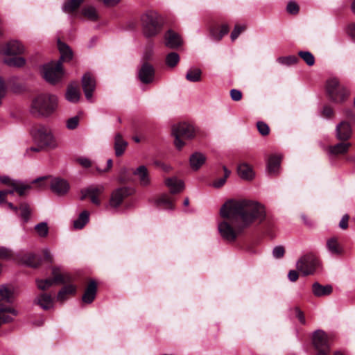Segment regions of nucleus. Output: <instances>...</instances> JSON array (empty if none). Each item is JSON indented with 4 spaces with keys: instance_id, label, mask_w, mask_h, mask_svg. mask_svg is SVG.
<instances>
[{
    "instance_id": "obj_61",
    "label": "nucleus",
    "mask_w": 355,
    "mask_h": 355,
    "mask_svg": "<svg viewBox=\"0 0 355 355\" xmlns=\"http://www.w3.org/2000/svg\"><path fill=\"white\" fill-rule=\"evenodd\" d=\"M298 273L295 270H291L288 275V277L291 282H295L298 279Z\"/></svg>"
},
{
    "instance_id": "obj_48",
    "label": "nucleus",
    "mask_w": 355,
    "mask_h": 355,
    "mask_svg": "<svg viewBox=\"0 0 355 355\" xmlns=\"http://www.w3.org/2000/svg\"><path fill=\"white\" fill-rule=\"evenodd\" d=\"M80 118L78 116H73L69 119L66 122L67 128L69 130L76 129L79 123Z\"/></svg>"
},
{
    "instance_id": "obj_11",
    "label": "nucleus",
    "mask_w": 355,
    "mask_h": 355,
    "mask_svg": "<svg viewBox=\"0 0 355 355\" xmlns=\"http://www.w3.org/2000/svg\"><path fill=\"white\" fill-rule=\"evenodd\" d=\"M82 87L85 98L89 101L91 100L96 88V80L92 74L88 72L83 75L82 78Z\"/></svg>"
},
{
    "instance_id": "obj_2",
    "label": "nucleus",
    "mask_w": 355,
    "mask_h": 355,
    "mask_svg": "<svg viewBox=\"0 0 355 355\" xmlns=\"http://www.w3.org/2000/svg\"><path fill=\"white\" fill-rule=\"evenodd\" d=\"M58 97L50 94H40L32 100L30 111L36 116H49L58 107Z\"/></svg>"
},
{
    "instance_id": "obj_19",
    "label": "nucleus",
    "mask_w": 355,
    "mask_h": 355,
    "mask_svg": "<svg viewBox=\"0 0 355 355\" xmlns=\"http://www.w3.org/2000/svg\"><path fill=\"white\" fill-rule=\"evenodd\" d=\"M25 48L24 45L17 40L9 42L3 49V53L7 55H17L24 53Z\"/></svg>"
},
{
    "instance_id": "obj_20",
    "label": "nucleus",
    "mask_w": 355,
    "mask_h": 355,
    "mask_svg": "<svg viewBox=\"0 0 355 355\" xmlns=\"http://www.w3.org/2000/svg\"><path fill=\"white\" fill-rule=\"evenodd\" d=\"M164 38L165 45L170 49H176L182 44L179 35L171 30L166 32Z\"/></svg>"
},
{
    "instance_id": "obj_3",
    "label": "nucleus",
    "mask_w": 355,
    "mask_h": 355,
    "mask_svg": "<svg viewBox=\"0 0 355 355\" xmlns=\"http://www.w3.org/2000/svg\"><path fill=\"white\" fill-rule=\"evenodd\" d=\"M31 134L34 141L42 148L55 149L58 146L57 139L49 126L37 125L33 128Z\"/></svg>"
},
{
    "instance_id": "obj_36",
    "label": "nucleus",
    "mask_w": 355,
    "mask_h": 355,
    "mask_svg": "<svg viewBox=\"0 0 355 355\" xmlns=\"http://www.w3.org/2000/svg\"><path fill=\"white\" fill-rule=\"evenodd\" d=\"M228 32L229 26L225 24H222L220 26L214 27L210 31L212 38L216 41L220 40Z\"/></svg>"
},
{
    "instance_id": "obj_53",
    "label": "nucleus",
    "mask_w": 355,
    "mask_h": 355,
    "mask_svg": "<svg viewBox=\"0 0 355 355\" xmlns=\"http://www.w3.org/2000/svg\"><path fill=\"white\" fill-rule=\"evenodd\" d=\"M243 30H244V27L243 26H236L234 27V29L233 30V31L231 33V39H232V40L234 41L239 37V35L241 34V33Z\"/></svg>"
},
{
    "instance_id": "obj_34",
    "label": "nucleus",
    "mask_w": 355,
    "mask_h": 355,
    "mask_svg": "<svg viewBox=\"0 0 355 355\" xmlns=\"http://www.w3.org/2000/svg\"><path fill=\"white\" fill-rule=\"evenodd\" d=\"M282 156L280 155H272L268 159V170L270 173H277L279 171Z\"/></svg>"
},
{
    "instance_id": "obj_40",
    "label": "nucleus",
    "mask_w": 355,
    "mask_h": 355,
    "mask_svg": "<svg viewBox=\"0 0 355 355\" xmlns=\"http://www.w3.org/2000/svg\"><path fill=\"white\" fill-rule=\"evenodd\" d=\"M89 212L87 211H83L79 216V217L74 220L73 227L75 229H82L89 221Z\"/></svg>"
},
{
    "instance_id": "obj_31",
    "label": "nucleus",
    "mask_w": 355,
    "mask_h": 355,
    "mask_svg": "<svg viewBox=\"0 0 355 355\" xmlns=\"http://www.w3.org/2000/svg\"><path fill=\"white\" fill-rule=\"evenodd\" d=\"M65 96L67 100L71 103H77L79 101L80 92L77 83L68 86Z\"/></svg>"
},
{
    "instance_id": "obj_39",
    "label": "nucleus",
    "mask_w": 355,
    "mask_h": 355,
    "mask_svg": "<svg viewBox=\"0 0 355 355\" xmlns=\"http://www.w3.org/2000/svg\"><path fill=\"white\" fill-rule=\"evenodd\" d=\"M4 62L9 67H21L26 64V60L23 57L14 56L5 58Z\"/></svg>"
},
{
    "instance_id": "obj_41",
    "label": "nucleus",
    "mask_w": 355,
    "mask_h": 355,
    "mask_svg": "<svg viewBox=\"0 0 355 355\" xmlns=\"http://www.w3.org/2000/svg\"><path fill=\"white\" fill-rule=\"evenodd\" d=\"M201 73L199 69H190L186 74V79L189 82H198L201 80Z\"/></svg>"
},
{
    "instance_id": "obj_12",
    "label": "nucleus",
    "mask_w": 355,
    "mask_h": 355,
    "mask_svg": "<svg viewBox=\"0 0 355 355\" xmlns=\"http://www.w3.org/2000/svg\"><path fill=\"white\" fill-rule=\"evenodd\" d=\"M130 189L128 187H120L112 193L110 205L112 207H119L123 199L130 195Z\"/></svg>"
},
{
    "instance_id": "obj_23",
    "label": "nucleus",
    "mask_w": 355,
    "mask_h": 355,
    "mask_svg": "<svg viewBox=\"0 0 355 355\" xmlns=\"http://www.w3.org/2000/svg\"><path fill=\"white\" fill-rule=\"evenodd\" d=\"M97 291V286L95 281L92 280L89 282L86 290L83 295V301L85 303L90 304L95 299Z\"/></svg>"
},
{
    "instance_id": "obj_62",
    "label": "nucleus",
    "mask_w": 355,
    "mask_h": 355,
    "mask_svg": "<svg viewBox=\"0 0 355 355\" xmlns=\"http://www.w3.org/2000/svg\"><path fill=\"white\" fill-rule=\"evenodd\" d=\"M44 259L49 262L53 261V257L49 250H44L43 251Z\"/></svg>"
},
{
    "instance_id": "obj_29",
    "label": "nucleus",
    "mask_w": 355,
    "mask_h": 355,
    "mask_svg": "<svg viewBox=\"0 0 355 355\" xmlns=\"http://www.w3.org/2000/svg\"><path fill=\"white\" fill-rule=\"evenodd\" d=\"M351 144L347 141H341L329 147V153L333 155H343L348 152Z\"/></svg>"
},
{
    "instance_id": "obj_50",
    "label": "nucleus",
    "mask_w": 355,
    "mask_h": 355,
    "mask_svg": "<svg viewBox=\"0 0 355 355\" xmlns=\"http://www.w3.org/2000/svg\"><path fill=\"white\" fill-rule=\"evenodd\" d=\"M257 126L261 135L265 136L269 134V127L266 123L259 121L257 123Z\"/></svg>"
},
{
    "instance_id": "obj_7",
    "label": "nucleus",
    "mask_w": 355,
    "mask_h": 355,
    "mask_svg": "<svg viewBox=\"0 0 355 355\" xmlns=\"http://www.w3.org/2000/svg\"><path fill=\"white\" fill-rule=\"evenodd\" d=\"M319 266V260L312 253L303 255L296 263L297 270L305 276L313 275Z\"/></svg>"
},
{
    "instance_id": "obj_33",
    "label": "nucleus",
    "mask_w": 355,
    "mask_h": 355,
    "mask_svg": "<svg viewBox=\"0 0 355 355\" xmlns=\"http://www.w3.org/2000/svg\"><path fill=\"white\" fill-rule=\"evenodd\" d=\"M76 292V286L73 284H69L60 289L57 295V300L63 302L69 295H73Z\"/></svg>"
},
{
    "instance_id": "obj_6",
    "label": "nucleus",
    "mask_w": 355,
    "mask_h": 355,
    "mask_svg": "<svg viewBox=\"0 0 355 355\" xmlns=\"http://www.w3.org/2000/svg\"><path fill=\"white\" fill-rule=\"evenodd\" d=\"M172 134L175 137V147L180 150L184 146L182 139H191L196 135L195 129L192 125L182 123L173 127Z\"/></svg>"
},
{
    "instance_id": "obj_30",
    "label": "nucleus",
    "mask_w": 355,
    "mask_h": 355,
    "mask_svg": "<svg viewBox=\"0 0 355 355\" xmlns=\"http://www.w3.org/2000/svg\"><path fill=\"white\" fill-rule=\"evenodd\" d=\"M333 288L331 285L323 286L318 282H315L312 286V291L316 297H324L330 295Z\"/></svg>"
},
{
    "instance_id": "obj_24",
    "label": "nucleus",
    "mask_w": 355,
    "mask_h": 355,
    "mask_svg": "<svg viewBox=\"0 0 355 355\" xmlns=\"http://www.w3.org/2000/svg\"><path fill=\"white\" fill-rule=\"evenodd\" d=\"M166 185L170 189L171 193H177L181 192L184 187V182L176 177L168 178L165 180Z\"/></svg>"
},
{
    "instance_id": "obj_38",
    "label": "nucleus",
    "mask_w": 355,
    "mask_h": 355,
    "mask_svg": "<svg viewBox=\"0 0 355 355\" xmlns=\"http://www.w3.org/2000/svg\"><path fill=\"white\" fill-rule=\"evenodd\" d=\"M82 15L90 21H96L98 19V14L96 9L92 6L84 7L82 10Z\"/></svg>"
},
{
    "instance_id": "obj_13",
    "label": "nucleus",
    "mask_w": 355,
    "mask_h": 355,
    "mask_svg": "<svg viewBox=\"0 0 355 355\" xmlns=\"http://www.w3.org/2000/svg\"><path fill=\"white\" fill-rule=\"evenodd\" d=\"M104 191L103 186H92L84 190L81 191L82 196L81 200L85 199L86 197H89L92 203L99 205L101 202L98 196Z\"/></svg>"
},
{
    "instance_id": "obj_46",
    "label": "nucleus",
    "mask_w": 355,
    "mask_h": 355,
    "mask_svg": "<svg viewBox=\"0 0 355 355\" xmlns=\"http://www.w3.org/2000/svg\"><path fill=\"white\" fill-rule=\"evenodd\" d=\"M20 216L24 222H27L31 216V209L28 204L22 203L19 206Z\"/></svg>"
},
{
    "instance_id": "obj_5",
    "label": "nucleus",
    "mask_w": 355,
    "mask_h": 355,
    "mask_svg": "<svg viewBox=\"0 0 355 355\" xmlns=\"http://www.w3.org/2000/svg\"><path fill=\"white\" fill-rule=\"evenodd\" d=\"M52 275L51 278L37 279V288L42 291H45L53 285L68 284L72 281V277L69 273L60 272L58 268L53 269Z\"/></svg>"
},
{
    "instance_id": "obj_26",
    "label": "nucleus",
    "mask_w": 355,
    "mask_h": 355,
    "mask_svg": "<svg viewBox=\"0 0 355 355\" xmlns=\"http://www.w3.org/2000/svg\"><path fill=\"white\" fill-rule=\"evenodd\" d=\"M35 303L39 305L44 310H48L53 307V298L47 293H42L35 300Z\"/></svg>"
},
{
    "instance_id": "obj_8",
    "label": "nucleus",
    "mask_w": 355,
    "mask_h": 355,
    "mask_svg": "<svg viewBox=\"0 0 355 355\" xmlns=\"http://www.w3.org/2000/svg\"><path fill=\"white\" fill-rule=\"evenodd\" d=\"M43 78L51 84H55L61 80L64 71L60 62H50L44 64L42 68Z\"/></svg>"
},
{
    "instance_id": "obj_25",
    "label": "nucleus",
    "mask_w": 355,
    "mask_h": 355,
    "mask_svg": "<svg viewBox=\"0 0 355 355\" xmlns=\"http://www.w3.org/2000/svg\"><path fill=\"white\" fill-rule=\"evenodd\" d=\"M326 248L332 255H340L343 252L340 244L336 237H331L327 240Z\"/></svg>"
},
{
    "instance_id": "obj_16",
    "label": "nucleus",
    "mask_w": 355,
    "mask_h": 355,
    "mask_svg": "<svg viewBox=\"0 0 355 355\" xmlns=\"http://www.w3.org/2000/svg\"><path fill=\"white\" fill-rule=\"evenodd\" d=\"M139 78L143 83L148 84L153 81L155 69L152 65L145 62L142 64L138 73Z\"/></svg>"
},
{
    "instance_id": "obj_32",
    "label": "nucleus",
    "mask_w": 355,
    "mask_h": 355,
    "mask_svg": "<svg viewBox=\"0 0 355 355\" xmlns=\"http://www.w3.org/2000/svg\"><path fill=\"white\" fill-rule=\"evenodd\" d=\"M237 172L240 178L246 180H252L254 175L252 167L246 163L239 164Z\"/></svg>"
},
{
    "instance_id": "obj_4",
    "label": "nucleus",
    "mask_w": 355,
    "mask_h": 355,
    "mask_svg": "<svg viewBox=\"0 0 355 355\" xmlns=\"http://www.w3.org/2000/svg\"><path fill=\"white\" fill-rule=\"evenodd\" d=\"M326 91L331 101L336 103H343L349 94L347 88L340 85L336 78H330L327 81Z\"/></svg>"
},
{
    "instance_id": "obj_18",
    "label": "nucleus",
    "mask_w": 355,
    "mask_h": 355,
    "mask_svg": "<svg viewBox=\"0 0 355 355\" xmlns=\"http://www.w3.org/2000/svg\"><path fill=\"white\" fill-rule=\"evenodd\" d=\"M313 343L316 349L320 348L329 349V338L326 333L322 330H317L313 336Z\"/></svg>"
},
{
    "instance_id": "obj_57",
    "label": "nucleus",
    "mask_w": 355,
    "mask_h": 355,
    "mask_svg": "<svg viewBox=\"0 0 355 355\" xmlns=\"http://www.w3.org/2000/svg\"><path fill=\"white\" fill-rule=\"evenodd\" d=\"M112 166V160L111 159H108L107 161V167L106 168L102 169L97 166L96 168V169L99 173H106L110 170Z\"/></svg>"
},
{
    "instance_id": "obj_59",
    "label": "nucleus",
    "mask_w": 355,
    "mask_h": 355,
    "mask_svg": "<svg viewBox=\"0 0 355 355\" xmlns=\"http://www.w3.org/2000/svg\"><path fill=\"white\" fill-rule=\"evenodd\" d=\"M295 313H296V316L298 318V320H300V322L302 324H304L306 323V320H305V318H304V313H302V311H301L298 308H296Z\"/></svg>"
},
{
    "instance_id": "obj_43",
    "label": "nucleus",
    "mask_w": 355,
    "mask_h": 355,
    "mask_svg": "<svg viewBox=\"0 0 355 355\" xmlns=\"http://www.w3.org/2000/svg\"><path fill=\"white\" fill-rule=\"evenodd\" d=\"M157 203L158 205L164 206L166 209H172L173 208V200L167 194H163L161 196Z\"/></svg>"
},
{
    "instance_id": "obj_17",
    "label": "nucleus",
    "mask_w": 355,
    "mask_h": 355,
    "mask_svg": "<svg viewBox=\"0 0 355 355\" xmlns=\"http://www.w3.org/2000/svg\"><path fill=\"white\" fill-rule=\"evenodd\" d=\"M207 161V156L200 151L193 152L189 157V166L194 171H198Z\"/></svg>"
},
{
    "instance_id": "obj_44",
    "label": "nucleus",
    "mask_w": 355,
    "mask_h": 355,
    "mask_svg": "<svg viewBox=\"0 0 355 355\" xmlns=\"http://www.w3.org/2000/svg\"><path fill=\"white\" fill-rule=\"evenodd\" d=\"M299 56L309 65L313 66L315 63L313 55L309 51H300Z\"/></svg>"
},
{
    "instance_id": "obj_45",
    "label": "nucleus",
    "mask_w": 355,
    "mask_h": 355,
    "mask_svg": "<svg viewBox=\"0 0 355 355\" xmlns=\"http://www.w3.org/2000/svg\"><path fill=\"white\" fill-rule=\"evenodd\" d=\"M277 61L281 64L290 66L297 63L298 58L295 55H288L286 57H279Z\"/></svg>"
},
{
    "instance_id": "obj_47",
    "label": "nucleus",
    "mask_w": 355,
    "mask_h": 355,
    "mask_svg": "<svg viewBox=\"0 0 355 355\" xmlns=\"http://www.w3.org/2000/svg\"><path fill=\"white\" fill-rule=\"evenodd\" d=\"M35 230L41 237H46L49 233V227L46 223H40L35 225Z\"/></svg>"
},
{
    "instance_id": "obj_15",
    "label": "nucleus",
    "mask_w": 355,
    "mask_h": 355,
    "mask_svg": "<svg viewBox=\"0 0 355 355\" xmlns=\"http://www.w3.org/2000/svg\"><path fill=\"white\" fill-rule=\"evenodd\" d=\"M50 187L52 191L58 196L65 195L70 188L67 180L59 178H53L51 182Z\"/></svg>"
},
{
    "instance_id": "obj_14",
    "label": "nucleus",
    "mask_w": 355,
    "mask_h": 355,
    "mask_svg": "<svg viewBox=\"0 0 355 355\" xmlns=\"http://www.w3.org/2000/svg\"><path fill=\"white\" fill-rule=\"evenodd\" d=\"M352 135V127L349 123L343 121L336 127V137L340 141H347Z\"/></svg>"
},
{
    "instance_id": "obj_60",
    "label": "nucleus",
    "mask_w": 355,
    "mask_h": 355,
    "mask_svg": "<svg viewBox=\"0 0 355 355\" xmlns=\"http://www.w3.org/2000/svg\"><path fill=\"white\" fill-rule=\"evenodd\" d=\"M10 253L8 250L3 247H0V259H5L8 257Z\"/></svg>"
},
{
    "instance_id": "obj_64",
    "label": "nucleus",
    "mask_w": 355,
    "mask_h": 355,
    "mask_svg": "<svg viewBox=\"0 0 355 355\" xmlns=\"http://www.w3.org/2000/svg\"><path fill=\"white\" fill-rule=\"evenodd\" d=\"M349 35L355 40V24H351L348 27Z\"/></svg>"
},
{
    "instance_id": "obj_54",
    "label": "nucleus",
    "mask_w": 355,
    "mask_h": 355,
    "mask_svg": "<svg viewBox=\"0 0 355 355\" xmlns=\"http://www.w3.org/2000/svg\"><path fill=\"white\" fill-rule=\"evenodd\" d=\"M230 96H231V98H232V99L233 101H239L242 98V94H241V92L239 90L235 89H232L230 91Z\"/></svg>"
},
{
    "instance_id": "obj_49",
    "label": "nucleus",
    "mask_w": 355,
    "mask_h": 355,
    "mask_svg": "<svg viewBox=\"0 0 355 355\" xmlns=\"http://www.w3.org/2000/svg\"><path fill=\"white\" fill-rule=\"evenodd\" d=\"M300 8L295 1H290L286 6V11L291 15H297L299 12Z\"/></svg>"
},
{
    "instance_id": "obj_28",
    "label": "nucleus",
    "mask_w": 355,
    "mask_h": 355,
    "mask_svg": "<svg viewBox=\"0 0 355 355\" xmlns=\"http://www.w3.org/2000/svg\"><path fill=\"white\" fill-rule=\"evenodd\" d=\"M58 47L60 53V58L58 62H69L73 58V53L69 46L59 40Z\"/></svg>"
},
{
    "instance_id": "obj_9",
    "label": "nucleus",
    "mask_w": 355,
    "mask_h": 355,
    "mask_svg": "<svg viewBox=\"0 0 355 355\" xmlns=\"http://www.w3.org/2000/svg\"><path fill=\"white\" fill-rule=\"evenodd\" d=\"M142 24L146 37L155 35L160 29V17L157 13L150 12L143 15Z\"/></svg>"
},
{
    "instance_id": "obj_22",
    "label": "nucleus",
    "mask_w": 355,
    "mask_h": 355,
    "mask_svg": "<svg viewBox=\"0 0 355 355\" xmlns=\"http://www.w3.org/2000/svg\"><path fill=\"white\" fill-rule=\"evenodd\" d=\"M128 144V142L123 139L121 133H116L115 135L114 148L116 157H120L124 153Z\"/></svg>"
},
{
    "instance_id": "obj_51",
    "label": "nucleus",
    "mask_w": 355,
    "mask_h": 355,
    "mask_svg": "<svg viewBox=\"0 0 355 355\" xmlns=\"http://www.w3.org/2000/svg\"><path fill=\"white\" fill-rule=\"evenodd\" d=\"M285 250L282 246H276L272 250V255L276 259H280L283 257Z\"/></svg>"
},
{
    "instance_id": "obj_55",
    "label": "nucleus",
    "mask_w": 355,
    "mask_h": 355,
    "mask_svg": "<svg viewBox=\"0 0 355 355\" xmlns=\"http://www.w3.org/2000/svg\"><path fill=\"white\" fill-rule=\"evenodd\" d=\"M334 115V110L328 105H325L322 110V116L326 118H331Z\"/></svg>"
},
{
    "instance_id": "obj_10",
    "label": "nucleus",
    "mask_w": 355,
    "mask_h": 355,
    "mask_svg": "<svg viewBox=\"0 0 355 355\" xmlns=\"http://www.w3.org/2000/svg\"><path fill=\"white\" fill-rule=\"evenodd\" d=\"M0 181L1 183L5 184L10 187V188H13L16 193H18L19 196H23L26 194V193L30 191L32 188L31 184H25L21 181L16 180H11L8 176H2L0 178Z\"/></svg>"
},
{
    "instance_id": "obj_63",
    "label": "nucleus",
    "mask_w": 355,
    "mask_h": 355,
    "mask_svg": "<svg viewBox=\"0 0 355 355\" xmlns=\"http://www.w3.org/2000/svg\"><path fill=\"white\" fill-rule=\"evenodd\" d=\"M42 148L40 146L38 147H31L26 150V155H31V153H38Z\"/></svg>"
},
{
    "instance_id": "obj_21",
    "label": "nucleus",
    "mask_w": 355,
    "mask_h": 355,
    "mask_svg": "<svg viewBox=\"0 0 355 355\" xmlns=\"http://www.w3.org/2000/svg\"><path fill=\"white\" fill-rule=\"evenodd\" d=\"M20 261L29 267L37 268L41 264L42 260L37 254L28 252L21 255Z\"/></svg>"
},
{
    "instance_id": "obj_56",
    "label": "nucleus",
    "mask_w": 355,
    "mask_h": 355,
    "mask_svg": "<svg viewBox=\"0 0 355 355\" xmlns=\"http://www.w3.org/2000/svg\"><path fill=\"white\" fill-rule=\"evenodd\" d=\"M225 182H226L225 178H224V177L220 178L213 182L212 186L214 188H220L225 184Z\"/></svg>"
},
{
    "instance_id": "obj_27",
    "label": "nucleus",
    "mask_w": 355,
    "mask_h": 355,
    "mask_svg": "<svg viewBox=\"0 0 355 355\" xmlns=\"http://www.w3.org/2000/svg\"><path fill=\"white\" fill-rule=\"evenodd\" d=\"M12 291L6 286L0 287V308H8L6 304L12 302Z\"/></svg>"
},
{
    "instance_id": "obj_37",
    "label": "nucleus",
    "mask_w": 355,
    "mask_h": 355,
    "mask_svg": "<svg viewBox=\"0 0 355 355\" xmlns=\"http://www.w3.org/2000/svg\"><path fill=\"white\" fill-rule=\"evenodd\" d=\"M84 0H67L62 6L64 12L71 13L76 11Z\"/></svg>"
},
{
    "instance_id": "obj_35",
    "label": "nucleus",
    "mask_w": 355,
    "mask_h": 355,
    "mask_svg": "<svg viewBox=\"0 0 355 355\" xmlns=\"http://www.w3.org/2000/svg\"><path fill=\"white\" fill-rule=\"evenodd\" d=\"M133 174L138 177L141 185H148L150 182L148 172L145 166H140L133 172Z\"/></svg>"
},
{
    "instance_id": "obj_58",
    "label": "nucleus",
    "mask_w": 355,
    "mask_h": 355,
    "mask_svg": "<svg viewBox=\"0 0 355 355\" xmlns=\"http://www.w3.org/2000/svg\"><path fill=\"white\" fill-rule=\"evenodd\" d=\"M348 220H349L348 215L346 214V215L343 216L341 220L339 223V227L341 229H346L347 227Z\"/></svg>"
},
{
    "instance_id": "obj_42",
    "label": "nucleus",
    "mask_w": 355,
    "mask_h": 355,
    "mask_svg": "<svg viewBox=\"0 0 355 355\" xmlns=\"http://www.w3.org/2000/svg\"><path fill=\"white\" fill-rule=\"evenodd\" d=\"M180 61V56L175 52H171L166 56V64L169 67H174Z\"/></svg>"
},
{
    "instance_id": "obj_52",
    "label": "nucleus",
    "mask_w": 355,
    "mask_h": 355,
    "mask_svg": "<svg viewBox=\"0 0 355 355\" xmlns=\"http://www.w3.org/2000/svg\"><path fill=\"white\" fill-rule=\"evenodd\" d=\"M77 162L84 168H89L92 166L91 160L87 157H79L77 159Z\"/></svg>"
},
{
    "instance_id": "obj_1",
    "label": "nucleus",
    "mask_w": 355,
    "mask_h": 355,
    "mask_svg": "<svg viewBox=\"0 0 355 355\" xmlns=\"http://www.w3.org/2000/svg\"><path fill=\"white\" fill-rule=\"evenodd\" d=\"M220 216L218 233L223 240L233 243L255 220L262 221L266 211L264 207L257 202L240 199L224 204L220 209Z\"/></svg>"
}]
</instances>
